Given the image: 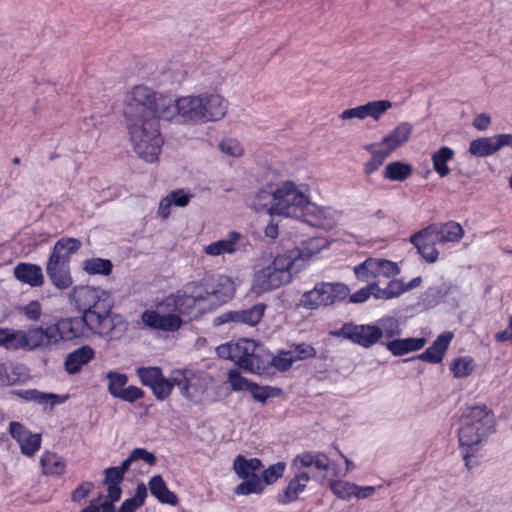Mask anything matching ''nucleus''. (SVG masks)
<instances>
[{
  "instance_id": "obj_23",
  "label": "nucleus",
  "mask_w": 512,
  "mask_h": 512,
  "mask_svg": "<svg viewBox=\"0 0 512 512\" xmlns=\"http://www.w3.org/2000/svg\"><path fill=\"white\" fill-rule=\"evenodd\" d=\"M11 394L26 402H34L44 407L49 405L51 408L66 402L69 397L68 395L42 392L38 389L13 390Z\"/></svg>"
},
{
  "instance_id": "obj_15",
  "label": "nucleus",
  "mask_w": 512,
  "mask_h": 512,
  "mask_svg": "<svg viewBox=\"0 0 512 512\" xmlns=\"http://www.w3.org/2000/svg\"><path fill=\"white\" fill-rule=\"evenodd\" d=\"M509 144H512V134H498L491 137L477 138L470 142L469 153L479 158L487 157Z\"/></svg>"
},
{
  "instance_id": "obj_24",
  "label": "nucleus",
  "mask_w": 512,
  "mask_h": 512,
  "mask_svg": "<svg viewBox=\"0 0 512 512\" xmlns=\"http://www.w3.org/2000/svg\"><path fill=\"white\" fill-rule=\"evenodd\" d=\"M454 337L453 332L446 331L437 336L433 343L417 358L421 361L438 364L443 360L445 352L449 348V345Z\"/></svg>"
},
{
  "instance_id": "obj_8",
  "label": "nucleus",
  "mask_w": 512,
  "mask_h": 512,
  "mask_svg": "<svg viewBox=\"0 0 512 512\" xmlns=\"http://www.w3.org/2000/svg\"><path fill=\"white\" fill-rule=\"evenodd\" d=\"M330 466V459L325 453L320 451H303L293 458L290 469L292 473H302L310 476V480L322 483Z\"/></svg>"
},
{
  "instance_id": "obj_64",
  "label": "nucleus",
  "mask_w": 512,
  "mask_h": 512,
  "mask_svg": "<svg viewBox=\"0 0 512 512\" xmlns=\"http://www.w3.org/2000/svg\"><path fill=\"white\" fill-rule=\"evenodd\" d=\"M168 195L173 205L177 207H186L189 204L191 198L193 197L191 193L187 192L184 189H177L171 191Z\"/></svg>"
},
{
  "instance_id": "obj_9",
  "label": "nucleus",
  "mask_w": 512,
  "mask_h": 512,
  "mask_svg": "<svg viewBox=\"0 0 512 512\" xmlns=\"http://www.w3.org/2000/svg\"><path fill=\"white\" fill-rule=\"evenodd\" d=\"M143 325L149 330L175 332L183 324L181 317L159 303L158 310L147 309L141 314Z\"/></svg>"
},
{
  "instance_id": "obj_11",
  "label": "nucleus",
  "mask_w": 512,
  "mask_h": 512,
  "mask_svg": "<svg viewBox=\"0 0 512 512\" xmlns=\"http://www.w3.org/2000/svg\"><path fill=\"white\" fill-rule=\"evenodd\" d=\"M18 349L51 348L56 345V338L51 325L46 328L40 326L30 327L27 331L18 330Z\"/></svg>"
},
{
  "instance_id": "obj_42",
  "label": "nucleus",
  "mask_w": 512,
  "mask_h": 512,
  "mask_svg": "<svg viewBox=\"0 0 512 512\" xmlns=\"http://www.w3.org/2000/svg\"><path fill=\"white\" fill-rule=\"evenodd\" d=\"M83 269L89 275L108 276L113 270V264L109 259L94 257L83 262Z\"/></svg>"
},
{
  "instance_id": "obj_62",
  "label": "nucleus",
  "mask_w": 512,
  "mask_h": 512,
  "mask_svg": "<svg viewBox=\"0 0 512 512\" xmlns=\"http://www.w3.org/2000/svg\"><path fill=\"white\" fill-rule=\"evenodd\" d=\"M94 489V483L90 481L82 482L77 486L71 493V500L75 503H79L84 500Z\"/></svg>"
},
{
  "instance_id": "obj_7",
  "label": "nucleus",
  "mask_w": 512,
  "mask_h": 512,
  "mask_svg": "<svg viewBox=\"0 0 512 512\" xmlns=\"http://www.w3.org/2000/svg\"><path fill=\"white\" fill-rule=\"evenodd\" d=\"M256 346L255 341L242 338L219 345L216 351L219 357L233 361L241 369L257 373L260 370V359L255 353Z\"/></svg>"
},
{
  "instance_id": "obj_63",
  "label": "nucleus",
  "mask_w": 512,
  "mask_h": 512,
  "mask_svg": "<svg viewBox=\"0 0 512 512\" xmlns=\"http://www.w3.org/2000/svg\"><path fill=\"white\" fill-rule=\"evenodd\" d=\"M143 396L144 391L141 388L130 385L128 387H125L124 390L121 391V394L119 395L118 399L125 402L133 403L143 398Z\"/></svg>"
},
{
  "instance_id": "obj_4",
  "label": "nucleus",
  "mask_w": 512,
  "mask_h": 512,
  "mask_svg": "<svg viewBox=\"0 0 512 512\" xmlns=\"http://www.w3.org/2000/svg\"><path fill=\"white\" fill-rule=\"evenodd\" d=\"M181 109L185 122L202 124L218 121L227 113V101L217 93L203 92L198 95L183 96Z\"/></svg>"
},
{
  "instance_id": "obj_55",
  "label": "nucleus",
  "mask_w": 512,
  "mask_h": 512,
  "mask_svg": "<svg viewBox=\"0 0 512 512\" xmlns=\"http://www.w3.org/2000/svg\"><path fill=\"white\" fill-rule=\"evenodd\" d=\"M172 388L178 387L180 393L184 397H189L190 382L186 373L182 370H174L171 373Z\"/></svg>"
},
{
  "instance_id": "obj_59",
  "label": "nucleus",
  "mask_w": 512,
  "mask_h": 512,
  "mask_svg": "<svg viewBox=\"0 0 512 512\" xmlns=\"http://www.w3.org/2000/svg\"><path fill=\"white\" fill-rule=\"evenodd\" d=\"M228 381L233 391L250 390V385L254 382L248 381L245 377L241 376L236 370H231L228 374Z\"/></svg>"
},
{
  "instance_id": "obj_19",
  "label": "nucleus",
  "mask_w": 512,
  "mask_h": 512,
  "mask_svg": "<svg viewBox=\"0 0 512 512\" xmlns=\"http://www.w3.org/2000/svg\"><path fill=\"white\" fill-rule=\"evenodd\" d=\"M163 306L170 309L173 313L192 317L194 310L198 311V303L191 297V295L184 288L178 290L176 293L167 296L163 300Z\"/></svg>"
},
{
  "instance_id": "obj_49",
  "label": "nucleus",
  "mask_w": 512,
  "mask_h": 512,
  "mask_svg": "<svg viewBox=\"0 0 512 512\" xmlns=\"http://www.w3.org/2000/svg\"><path fill=\"white\" fill-rule=\"evenodd\" d=\"M329 487L338 498L349 500L351 497H354L356 484L341 480H331Z\"/></svg>"
},
{
  "instance_id": "obj_53",
  "label": "nucleus",
  "mask_w": 512,
  "mask_h": 512,
  "mask_svg": "<svg viewBox=\"0 0 512 512\" xmlns=\"http://www.w3.org/2000/svg\"><path fill=\"white\" fill-rule=\"evenodd\" d=\"M151 390L158 400L166 399L172 392V381L171 376L169 378L164 377L162 374L161 379L156 381L154 385L151 387Z\"/></svg>"
},
{
  "instance_id": "obj_46",
  "label": "nucleus",
  "mask_w": 512,
  "mask_h": 512,
  "mask_svg": "<svg viewBox=\"0 0 512 512\" xmlns=\"http://www.w3.org/2000/svg\"><path fill=\"white\" fill-rule=\"evenodd\" d=\"M249 393L258 402L264 404L269 398L280 395L281 389L272 386H260L257 383L250 385Z\"/></svg>"
},
{
  "instance_id": "obj_35",
  "label": "nucleus",
  "mask_w": 512,
  "mask_h": 512,
  "mask_svg": "<svg viewBox=\"0 0 512 512\" xmlns=\"http://www.w3.org/2000/svg\"><path fill=\"white\" fill-rule=\"evenodd\" d=\"M26 377L27 369L24 365L0 363V387L15 385Z\"/></svg>"
},
{
  "instance_id": "obj_25",
  "label": "nucleus",
  "mask_w": 512,
  "mask_h": 512,
  "mask_svg": "<svg viewBox=\"0 0 512 512\" xmlns=\"http://www.w3.org/2000/svg\"><path fill=\"white\" fill-rule=\"evenodd\" d=\"M94 357V349L89 345H83L67 354L64 360V369L69 375H75L82 370L83 366L91 362Z\"/></svg>"
},
{
  "instance_id": "obj_38",
  "label": "nucleus",
  "mask_w": 512,
  "mask_h": 512,
  "mask_svg": "<svg viewBox=\"0 0 512 512\" xmlns=\"http://www.w3.org/2000/svg\"><path fill=\"white\" fill-rule=\"evenodd\" d=\"M81 246V242L76 238H61L53 246L49 257L66 260L70 262V257Z\"/></svg>"
},
{
  "instance_id": "obj_33",
  "label": "nucleus",
  "mask_w": 512,
  "mask_h": 512,
  "mask_svg": "<svg viewBox=\"0 0 512 512\" xmlns=\"http://www.w3.org/2000/svg\"><path fill=\"white\" fill-rule=\"evenodd\" d=\"M378 328L379 344L385 346L386 341H391L402 333L399 320L394 316H384L374 322Z\"/></svg>"
},
{
  "instance_id": "obj_1",
  "label": "nucleus",
  "mask_w": 512,
  "mask_h": 512,
  "mask_svg": "<svg viewBox=\"0 0 512 512\" xmlns=\"http://www.w3.org/2000/svg\"><path fill=\"white\" fill-rule=\"evenodd\" d=\"M154 102L155 91L137 85L126 94L123 110L134 151L148 163L158 160L163 145L159 122L153 117Z\"/></svg>"
},
{
  "instance_id": "obj_6",
  "label": "nucleus",
  "mask_w": 512,
  "mask_h": 512,
  "mask_svg": "<svg viewBox=\"0 0 512 512\" xmlns=\"http://www.w3.org/2000/svg\"><path fill=\"white\" fill-rule=\"evenodd\" d=\"M111 303H107L93 309L87 308L81 319L86 333L89 331L100 336L114 337L116 331L122 332L126 329V323L120 315L111 314Z\"/></svg>"
},
{
  "instance_id": "obj_44",
  "label": "nucleus",
  "mask_w": 512,
  "mask_h": 512,
  "mask_svg": "<svg viewBox=\"0 0 512 512\" xmlns=\"http://www.w3.org/2000/svg\"><path fill=\"white\" fill-rule=\"evenodd\" d=\"M362 106L364 117H371L378 120L388 109L392 107V103L388 100H377L368 102Z\"/></svg>"
},
{
  "instance_id": "obj_60",
  "label": "nucleus",
  "mask_w": 512,
  "mask_h": 512,
  "mask_svg": "<svg viewBox=\"0 0 512 512\" xmlns=\"http://www.w3.org/2000/svg\"><path fill=\"white\" fill-rule=\"evenodd\" d=\"M220 150L232 157H239L243 153V147L236 139H224L219 144Z\"/></svg>"
},
{
  "instance_id": "obj_37",
  "label": "nucleus",
  "mask_w": 512,
  "mask_h": 512,
  "mask_svg": "<svg viewBox=\"0 0 512 512\" xmlns=\"http://www.w3.org/2000/svg\"><path fill=\"white\" fill-rule=\"evenodd\" d=\"M40 465L45 475L61 476L66 469V463L63 458L50 451H45L41 455Z\"/></svg>"
},
{
  "instance_id": "obj_57",
  "label": "nucleus",
  "mask_w": 512,
  "mask_h": 512,
  "mask_svg": "<svg viewBox=\"0 0 512 512\" xmlns=\"http://www.w3.org/2000/svg\"><path fill=\"white\" fill-rule=\"evenodd\" d=\"M18 330L0 327V347L18 349Z\"/></svg>"
},
{
  "instance_id": "obj_10",
  "label": "nucleus",
  "mask_w": 512,
  "mask_h": 512,
  "mask_svg": "<svg viewBox=\"0 0 512 512\" xmlns=\"http://www.w3.org/2000/svg\"><path fill=\"white\" fill-rule=\"evenodd\" d=\"M378 333V328L375 327V323L355 324L353 322H347L342 325L338 335L362 348L369 349L379 344L380 334Z\"/></svg>"
},
{
  "instance_id": "obj_34",
  "label": "nucleus",
  "mask_w": 512,
  "mask_h": 512,
  "mask_svg": "<svg viewBox=\"0 0 512 512\" xmlns=\"http://www.w3.org/2000/svg\"><path fill=\"white\" fill-rule=\"evenodd\" d=\"M151 494L158 499L159 502L169 505H176L178 498L176 494L170 491L161 475L153 476L148 483Z\"/></svg>"
},
{
  "instance_id": "obj_56",
  "label": "nucleus",
  "mask_w": 512,
  "mask_h": 512,
  "mask_svg": "<svg viewBox=\"0 0 512 512\" xmlns=\"http://www.w3.org/2000/svg\"><path fill=\"white\" fill-rule=\"evenodd\" d=\"M20 313L31 322H37L42 315V307L39 301L33 300L20 308Z\"/></svg>"
},
{
  "instance_id": "obj_27",
  "label": "nucleus",
  "mask_w": 512,
  "mask_h": 512,
  "mask_svg": "<svg viewBox=\"0 0 512 512\" xmlns=\"http://www.w3.org/2000/svg\"><path fill=\"white\" fill-rule=\"evenodd\" d=\"M309 481L310 476H306L302 473H293V477L288 481L287 486L278 492V503L286 505L296 501L299 495L304 492Z\"/></svg>"
},
{
  "instance_id": "obj_31",
  "label": "nucleus",
  "mask_w": 512,
  "mask_h": 512,
  "mask_svg": "<svg viewBox=\"0 0 512 512\" xmlns=\"http://www.w3.org/2000/svg\"><path fill=\"white\" fill-rule=\"evenodd\" d=\"M425 338H396L385 342L386 349L394 356H403L407 353L418 351L424 347Z\"/></svg>"
},
{
  "instance_id": "obj_51",
  "label": "nucleus",
  "mask_w": 512,
  "mask_h": 512,
  "mask_svg": "<svg viewBox=\"0 0 512 512\" xmlns=\"http://www.w3.org/2000/svg\"><path fill=\"white\" fill-rule=\"evenodd\" d=\"M293 358L294 363L314 358L316 356V349L307 343L294 344L288 350Z\"/></svg>"
},
{
  "instance_id": "obj_21",
  "label": "nucleus",
  "mask_w": 512,
  "mask_h": 512,
  "mask_svg": "<svg viewBox=\"0 0 512 512\" xmlns=\"http://www.w3.org/2000/svg\"><path fill=\"white\" fill-rule=\"evenodd\" d=\"M76 302L85 312L87 308L93 309L96 306L100 307L110 303V294L101 288L85 286L77 290Z\"/></svg>"
},
{
  "instance_id": "obj_28",
  "label": "nucleus",
  "mask_w": 512,
  "mask_h": 512,
  "mask_svg": "<svg viewBox=\"0 0 512 512\" xmlns=\"http://www.w3.org/2000/svg\"><path fill=\"white\" fill-rule=\"evenodd\" d=\"M242 235L239 232L231 231L226 238L212 242L204 247V252L210 256L233 254L240 250Z\"/></svg>"
},
{
  "instance_id": "obj_20",
  "label": "nucleus",
  "mask_w": 512,
  "mask_h": 512,
  "mask_svg": "<svg viewBox=\"0 0 512 512\" xmlns=\"http://www.w3.org/2000/svg\"><path fill=\"white\" fill-rule=\"evenodd\" d=\"M46 273L57 289H68L73 283L69 262L66 260L49 257L46 264Z\"/></svg>"
},
{
  "instance_id": "obj_45",
  "label": "nucleus",
  "mask_w": 512,
  "mask_h": 512,
  "mask_svg": "<svg viewBox=\"0 0 512 512\" xmlns=\"http://www.w3.org/2000/svg\"><path fill=\"white\" fill-rule=\"evenodd\" d=\"M264 490V483L259 477L244 478L234 489L237 495L260 494Z\"/></svg>"
},
{
  "instance_id": "obj_52",
  "label": "nucleus",
  "mask_w": 512,
  "mask_h": 512,
  "mask_svg": "<svg viewBox=\"0 0 512 512\" xmlns=\"http://www.w3.org/2000/svg\"><path fill=\"white\" fill-rule=\"evenodd\" d=\"M270 363L276 370L285 372L292 367L294 361L288 350H280L272 357Z\"/></svg>"
},
{
  "instance_id": "obj_58",
  "label": "nucleus",
  "mask_w": 512,
  "mask_h": 512,
  "mask_svg": "<svg viewBox=\"0 0 512 512\" xmlns=\"http://www.w3.org/2000/svg\"><path fill=\"white\" fill-rule=\"evenodd\" d=\"M300 305L306 309L314 310L321 306L319 290L315 286L312 290L305 292L300 299Z\"/></svg>"
},
{
  "instance_id": "obj_18",
  "label": "nucleus",
  "mask_w": 512,
  "mask_h": 512,
  "mask_svg": "<svg viewBox=\"0 0 512 512\" xmlns=\"http://www.w3.org/2000/svg\"><path fill=\"white\" fill-rule=\"evenodd\" d=\"M410 242L417 248L418 253L428 263H434L439 257V251L436 248L438 240L434 238L427 227L421 229L410 237Z\"/></svg>"
},
{
  "instance_id": "obj_13",
  "label": "nucleus",
  "mask_w": 512,
  "mask_h": 512,
  "mask_svg": "<svg viewBox=\"0 0 512 512\" xmlns=\"http://www.w3.org/2000/svg\"><path fill=\"white\" fill-rule=\"evenodd\" d=\"M183 96L175 99L171 95L157 94L155 92V102L153 103V117L159 122V119L172 120L179 118L185 122V114L181 109Z\"/></svg>"
},
{
  "instance_id": "obj_29",
  "label": "nucleus",
  "mask_w": 512,
  "mask_h": 512,
  "mask_svg": "<svg viewBox=\"0 0 512 512\" xmlns=\"http://www.w3.org/2000/svg\"><path fill=\"white\" fill-rule=\"evenodd\" d=\"M316 287L319 290L321 306L334 304L336 301L345 299L349 294L348 286L339 282H320L316 284Z\"/></svg>"
},
{
  "instance_id": "obj_39",
  "label": "nucleus",
  "mask_w": 512,
  "mask_h": 512,
  "mask_svg": "<svg viewBox=\"0 0 512 512\" xmlns=\"http://www.w3.org/2000/svg\"><path fill=\"white\" fill-rule=\"evenodd\" d=\"M454 155V150L447 146H443L433 152L431 156L433 169L441 178L446 177L450 173L447 163L453 159Z\"/></svg>"
},
{
  "instance_id": "obj_54",
  "label": "nucleus",
  "mask_w": 512,
  "mask_h": 512,
  "mask_svg": "<svg viewBox=\"0 0 512 512\" xmlns=\"http://www.w3.org/2000/svg\"><path fill=\"white\" fill-rule=\"evenodd\" d=\"M286 468V463L283 461H279L273 465H270L263 471L262 477L265 484H273L279 478L283 476V473Z\"/></svg>"
},
{
  "instance_id": "obj_5",
  "label": "nucleus",
  "mask_w": 512,
  "mask_h": 512,
  "mask_svg": "<svg viewBox=\"0 0 512 512\" xmlns=\"http://www.w3.org/2000/svg\"><path fill=\"white\" fill-rule=\"evenodd\" d=\"M314 207L308 196L291 181H286L276 188V202L272 210L276 215L301 218L305 211Z\"/></svg>"
},
{
  "instance_id": "obj_41",
  "label": "nucleus",
  "mask_w": 512,
  "mask_h": 512,
  "mask_svg": "<svg viewBox=\"0 0 512 512\" xmlns=\"http://www.w3.org/2000/svg\"><path fill=\"white\" fill-rule=\"evenodd\" d=\"M412 166L401 161H394L386 165L384 177L391 181H405L412 174Z\"/></svg>"
},
{
  "instance_id": "obj_16",
  "label": "nucleus",
  "mask_w": 512,
  "mask_h": 512,
  "mask_svg": "<svg viewBox=\"0 0 512 512\" xmlns=\"http://www.w3.org/2000/svg\"><path fill=\"white\" fill-rule=\"evenodd\" d=\"M51 327L56 338V345L60 341H71L87 334L81 316L60 318Z\"/></svg>"
},
{
  "instance_id": "obj_14",
  "label": "nucleus",
  "mask_w": 512,
  "mask_h": 512,
  "mask_svg": "<svg viewBox=\"0 0 512 512\" xmlns=\"http://www.w3.org/2000/svg\"><path fill=\"white\" fill-rule=\"evenodd\" d=\"M11 437L19 444L20 451L27 457H32L41 447V435L32 434L23 424L12 421L9 424Z\"/></svg>"
},
{
  "instance_id": "obj_17",
  "label": "nucleus",
  "mask_w": 512,
  "mask_h": 512,
  "mask_svg": "<svg viewBox=\"0 0 512 512\" xmlns=\"http://www.w3.org/2000/svg\"><path fill=\"white\" fill-rule=\"evenodd\" d=\"M207 285L211 299L217 305L225 304L234 297L235 283L229 276L222 274L209 275Z\"/></svg>"
},
{
  "instance_id": "obj_61",
  "label": "nucleus",
  "mask_w": 512,
  "mask_h": 512,
  "mask_svg": "<svg viewBox=\"0 0 512 512\" xmlns=\"http://www.w3.org/2000/svg\"><path fill=\"white\" fill-rule=\"evenodd\" d=\"M134 462L143 461L149 466H154L157 463V457L153 452L148 451L145 448H134L131 451Z\"/></svg>"
},
{
  "instance_id": "obj_48",
  "label": "nucleus",
  "mask_w": 512,
  "mask_h": 512,
  "mask_svg": "<svg viewBox=\"0 0 512 512\" xmlns=\"http://www.w3.org/2000/svg\"><path fill=\"white\" fill-rule=\"evenodd\" d=\"M473 368V359L469 356L456 358L450 364V370L455 378H463L470 375Z\"/></svg>"
},
{
  "instance_id": "obj_22",
  "label": "nucleus",
  "mask_w": 512,
  "mask_h": 512,
  "mask_svg": "<svg viewBox=\"0 0 512 512\" xmlns=\"http://www.w3.org/2000/svg\"><path fill=\"white\" fill-rule=\"evenodd\" d=\"M439 244L458 243L464 236V229L456 221L433 223L427 226Z\"/></svg>"
},
{
  "instance_id": "obj_3",
  "label": "nucleus",
  "mask_w": 512,
  "mask_h": 512,
  "mask_svg": "<svg viewBox=\"0 0 512 512\" xmlns=\"http://www.w3.org/2000/svg\"><path fill=\"white\" fill-rule=\"evenodd\" d=\"M297 256L298 253L277 255L269 265L256 271L252 283L253 291L257 294L266 293L290 283L298 271Z\"/></svg>"
},
{
  "instance_id": "obj_47",
  "label": "nucleus",
  "mask_w": 512,
  "mask_h": 512,
  "mask_svg": "<svg viewBox=\"0 0 512 512\" xmlns=\"http://www.w3.org/2000/svg\"><path fill=\"white\" fill-rule=\"evenodd\" d=\"M106 377L109 380L108 392L114 398H118L128 382L127 375L124 373L109 371Z\"/></svg>"
},
{
  "instance_id": "obj_26",
  "label": "nucleus",
  "mask_w": 512,
  "mask_h": 512,
  "mask_svg": "<svg viewBox=\"0 0 512 512\" xmlns=\"http://www.w3.org/2000/svg\"><path fill=\"white\" fill-rule=\"evenodd\" d=\"M412 125L408 122H402L388 133L378 144L389 155L397 148L404 145L412 134Z\"/></svg>"
},
{
  "instance_id": "obj_43",
  "label": "nucleus",
  "mask_w": 512,
  "mask_h": 512,
  "mask_svg": "<svg viewBox=\"0 0 512 512\" xmlns=\"http://www.w3.org/2000/svg\"><path fill=\"white\" fill-rule=\"evenodd\" d=\"M163 372L158 366L138 367L136 375L138 376L142 385L151 388L156 381L161 379Z\"/></svg>"
},
{
  "instance_id": "obj_32",
  "label": "nucleus",
  "mask_w": 512,
  "mask_h": 512,
  "mask_svg": "<svg viewBox=\"0 0 512 512\" xmlns=\"http://www.w3.org/2000/svg\"><path fill=\"white\" fill-rule=\"evenodd\" d=\"M276 188V185L268 184L259 189L253 198L252 208L257 212H267L270 215H274L272 207L274 202H276Z\"/></svg>"
},
{
  "instance_id": "obj_50",
  "label": "nucleus",
  "mask_w": 512,
  "mask_h": 512,
  "mask_svg": "<svg viewBox=\"0 0 512 512\" xmlns=\"http://www.w3.org/2000/svg\"><path fill=\"white\" fill-rule=\"evenodd\" d=\"M370 151L372 156L364 165V172L367 175L375 172L382 165L384 160L389 156V154L380 146L374 147Z\"/></svg>"
},
{
  "instance_id": "obj_36",
  "label": "nucleus",
  "mask_w": 512,
  "mask_h": 512,
  "mask_svg": "<svg viewBox=\"0 0 512 512\" xmlns=\"http://www.w3.org/2000/svg\"><path fill=\"white\" fill-rule=\"evenodd\" d=\"M235 473L242 479L258 477L257 472L262 468V462L258 458L247 459L238 455L233 463Z\"/></svg>"
},
{
  "instance_id": "obj_2",
  "label": "nucleus",
  "mask_w": 512,
  "mask_h": 512,
  "mask_svg": "<svg viewBox=\"0 0 512 512\" xmlns=\"http://www.w3.org/2000/svg\"><path fill=\"white\" fill-rule=\"evenodd\" d=\"M495 431L494 415L485 406H474L464 413L458 437L467 467L477 463L476 453Z\"/></svg>"
},
{
  "instance_id": "obj_40",
  "label": "nucleus",
  "mask_w": 512,
  "mask_h": 512,
  "mask_svg": "<svg viewBox=\"0 0 512 512\" xmlns=\"http://www.w3.org/2000/svg\"><path fill=\"white\" fill-rule=\"evenodd\" d=\"M208 276L202 278L200 281H194L186 284L184 288L186 291L193 297V299L198 303V313L204 311L205 307L203 306V302L211 299L210 292L208 290Z\"/></svg>"
},
{
  "instance_id": "obj_30",
  "label": "nucleus",
  "mask_w": 512,
  "mask_h": 512,
  "mask_svg": "<svg viewBox=\"0 0 512 512\" xmlns=\"http://www.w3.org/2000/svg\"><path fill=\"white\" fill-rule=\"evenodd\" d=\"M15 278L31 287H40L44 282L42 268L37 264L21 262L14 267Z\"/></svg>"
},
{
  "instance_id": "obj_12",
  "label": "nucleus",
  "mask_w": 512,
  "mask_h": 512,
  "mask_svg": "<svg viewBox=\"0 0 512 512\" xmlns=\"http://www.w3.org/2000/svg\"><path fill=\"white\" fill-rule=\"evenodd\" d=\"M265 309L266 305L264 303H257L248 309L226 311L213 319V325L221 326L235 323L255 326L262 319Z\"/></svg>"
}]
</instances>
